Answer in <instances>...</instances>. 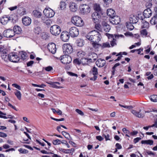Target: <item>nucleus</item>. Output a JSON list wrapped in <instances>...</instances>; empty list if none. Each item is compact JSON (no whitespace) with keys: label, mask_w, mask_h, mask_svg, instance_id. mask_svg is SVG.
Returning a JSON list of instances; mask_svg holds the SVG:
<instances>
[{"label":"nucleus","mask_w":157,"mask_h":157,"mask_svg":"<svg viewBox=\"0 0 157 157\" xmlns=\"http://www.w3.org/2000/svg\"><path fill=\"white\" fill-rule=\"evenodd\" d=\"M7 135L6 134L0 132V137L4 138L7 137Z\"/></svg>","instance_id":"60"},{"label":"nucleus","mask_w":157,"mask_h":157,"mask_svg":"<svg viewBox=\"0 0 157 157\" xmlns=\"http://www.w3.org/2000/svg\"><path fill=\"white\" fill-rule=\"evenodd\" d=\"M59 151L62 152L64 153L69 154V150H68V149H65L61 147H59Z\"/></svg>","instance_id":"40"},{"label":"nucleus","mask_w":157,"mask_h":157,"mask_svg":"<svg viewBox=\"0 0 157 157\" xmlns=\"http://www.w3.org/2000/svg\"><path fill=\"white\" fill-rule=\"evenodd\" d=\"M106 63V62L104 59H99L96 61V64L98 67H102L105 65Z\"/></svg>","instance_id":"18"},{"label":"nucleus","mask_w":157,"mask_h":157,"mask_svg":"<svg viewBox=\"0 0 157 157\" xmlns=\"http://www.w3.org/2000/svg\"><path fill=\"white\" fill-rule=\"evenodd\" d=\"M152 126H155L156 128H157V115L155 117V123L152 125Z\"/></svg>","instance_id":"59"},{"label":"nucleus","mask_w":157,"mask_h":157,"mask_svg":"<svg viewBox=\"0 0 157 157\" xmlns=\"http://www.w3.org/2000/svg\"><path fill=\"white\" fill-rule=\"evenodd\" d=\"M6 0H2L0 2V6L2 7L6 3Z\"/></svg>","instance_id":"62"},{"label":"nucleus","mask_w":157,"mask_h":157,"mask_svg":"<svg viewBox=\"0 0 157 157\" xmlns=\"http://www.w3.org/2000/svg\"><path fill=\"white\" fill-rule=\"evenodd\" d=\"M40 28L39 27H37L35 29L34 32L36 34H39L40 32Z\"/></svg>","instance_id":"55"},{"label":"nucleus","mask_w":157,"mask_h":157,"mask_svg":"<svg viewBox=\"0 0 157 157\" xmlns=\"http://www.w3.org/2000/svg\"><path fill=\"white\" fill-rule=\"evenodd\" d=\"M109 20L110 22L114 25H117L120 22V17L115 15L110 18Z\"/></svg>","instance_id":"14"},{"label":"nucleus","mask_w":157,"mask_h":157,"mask_svg":"<svg viewBox=\"0 0 157 157\" xmlns=\"http://www.w3.org/2000/svg\"><path fill=\"white\" fill-rule=\"evenodd\" d=\"M62 134L66 138L69 140L71 139V138L70 135L68 133L64 131H63L62 132Z\"/></svg>","instance_id":"37"},{"label":"nucleus","mask_w":157,"mask_h":157,"mask_svg":"<svg viewBox=\"0 0 157 157\" xmlns=\"http://www.w3.org/2000/svg\"><path fill=\"white\" fill-rule=\"evenodd\" d=\"M52 22V21L48 18V19H47L44 23H45L47 25L49 26L50 25Z\"/></svg>","instance_id":"47"},{"label":"nucleus","mask_w":157,"mask_h":157,"mask_svg":"<svg viewBox=\"0 0 157 157\" xmlns=\"http://www.w3.org/2000/svg\"><path fill=\"white\" fill-rule=\"evenodd\" d=\"M50 30L51 33L55 36L59 35L61 32V28L57 25H52L50 27Z\"/></svg>","instance_id":"5"},{"label":"nucleus","mask_w":157,"mask_h":157,"mask_svg":"<svg viewBox=\"0 0 157 157\" xmlns=\"http://www.w3.org/2000/svg\"><path fill=\"white\" fill-rule=\"evenodd\" d=\"M71 21L73 24L77 26L81 27L84 25V22L82 19L78 16H75L72 17Z\"/></svg>","instance_id":"4"},{"label":"nucleus","mask_w":157,"mask_h":157,"mask_svg":"<svg viewBox=\"0 0 157 157\" xmlns=\"http://www.w3.org/2000/svg\"><path fill=\"white\" fill-rule=\"evenodd\" d=\"M20 55L21 57V58L23 59V60H24L26 58V54L25 52H22L21 53H20Z\"/></svg>","instance_id":"43"},{"label":"nucleus","mask_w":157,"mask_h":157,"mask_svg":"<svg viewBox=\"0 0 157 157\" xmlns=\"http://www.w3.org/2000/svg\"><path fill=\"white\" fill-rule=\"evenodd\" d=\"M8 58L10 61L15 63L18 62L19 60V58L17 55L13 53L9 54Z\"/></svg>","instance_id":"9"},{"label":"nucleus","mask_w":157,"mask_h":157,"mask_svg":"<svg viewBox=\"0 0 157 157\" xmlns=\"http://www.w3.org/2000/svg\"><path fill=\"white\" fill-rule=\"evenodd\" d=\"M92 72L94 75H96L98 74V69L95 67H94L92 69Z\"/></svg>","instance_id":"38"},{"label":"nucleus","mask_w":157,"mask_h":157,"mask_svg":"<svg viewBox=\"0 0 157 157\" xmlns=\"http://www.w3.org/2000/svg\"><path fill=\"white\" fill-rule=\"evenodd\" d=\"M141 34L145 36H147L148 33L146 29L142 30L140 31Z\"/></svg>","instance_id":"39"},{"label":"nucleus","mask_w":157,"mask_h":157,"mask_svg":"<svg viewBox=\"0 0 157 157\" xmlns=\"http://www.w3.org/2000/svg\"><path fill=\"white\" fill-rule=\"evenodd\" d=\"M48 48L49 51L52 54H55L56 52V45L53 43H49L48 45Z\"/></svg>","instance_id":"15"},{"label":"nucleus","mask_w":157,"mask_h":157,"mask_svg":"<svg viewBox=\"0 0 157 157\" xmlns=\"http://www.w3.org/2000/svg\"><path fill=\"white\" fill-rule=\"evenodd\" d=\"M69 33L71 37L77 36L79 34L78 29L75 27H72L69 29Z\"/></svg>","instance_id":"12"},{"label":"nucleus","mask_w":157,"mask_h":157,"mask_svg":"<svg viewBox=\"0 0 157 157\" xmlns=\"http://www.w3.org/2000/svg\"><path fill=\"white\" fill-rule=\"evenodd\" d=\"M106 36H108L109 39L110 38H112V40L110 42V44L112 47H113L117 45L116 39H118L120 37H124V36L122 35L117 34H111L109 33H106Z\"/></svg>","instance_id":"2"},{"label":"nucleus","mask_w":157,"mask_h":157,"mask_svg":"<svg viewBox=\"0 0 157 157\" xmlns=\"http://www.w3.org/2000/svg\"><path fill=\"white\" fill-rule=\"evenodd\" d=\"M96 138L100 141H101L104 139V138L100 136H96Z\"/></svg>","instance_id":"63"},{"label":"nucleus","mask_w":157,"mask_h":157,"mask_svg":"<svg viewBox=\"0 0 157 157\" xmlns=\"http://www.w3.org/2000/svg\"><path fill=\"white\" fill-rule=\"evenodd\" d=\"M152 4L151 2H147L146 4V6L147 7V9L150 8L151 7Z\"/></svg>","instance_id":"53"},{"label":"nucleus","mask_w":157,"mask_h":157,"mask_svg":"<svg viewBox=\"0 0 157 157\" xmlns=\"http://www.w3.org/2000/svg\"><path fill=\"white\" fill-rule=\"evenodd\" d=\"M14 34H20L22 31L21 28L18 26H15L14 27L13 29Z\"/></svg>","instance_id":"25"},{"label":"nucleus","mask_w":157,"mask_h":157,"mask_svg":"<svg viewBox=\"0 0 157 157\" xmlns=\"http://www.w3.org/2000/svg\"><path fill=\"white\" fill-rule=\"evenodd\" d=\"M64 53L66 54H71L73 51V48L71 45L69 44H64L63 47Z\"/></svg>","instance_id":"6"},{"label":"nucleus","mask_w":157,"mask_h":157,"mask_svg":"<svg viewBox=\"0 0 157 157\" xmlns=\"http://www.w3.org/2000/svg\"><path fill=\"white\" fill-rule=\"evenodd\" d=\"M15 90V91L14 92V94L18 99L19 100H21V92L17 90Z\"/></svg>","instance_id":"29"},{"label":"nucleus","mask_w":157,"mask_h":157,"mask_svg":"<svg viewBox=\"0 0 157 157\" xmlns=\"http://www.w3.org/2000/svg\"><path fill=\"white\" fill-rule=\"evenodd\" d=\"M122 131L124 132V133L129 134H130V131L128 130L127 129L125 128H123L122 129Z\"/></svg>","instance_id":"56"},{"label":"nucleus","mask_w":157,"mask_h":157,"mask_svg":"<svg viewBox=\"0 0 157 157\" xmlns=\"http://www.w3.org/2000/svg\"><path fill=\"white\" fill-rule=\"evenodd\" d=\"M79 8L81 13L83 14H86L90 11L89 6L86 4L81 5Z\"/></svg>","instance_id":"7"},{"label":"nucleus","mask_w":157,"mask_h":157,"mask_svg":"<svg viewBox=\"0 0 157 157\" xmlns=\"http://www.w3.org/2000/svg\"><path fill=\"white\" fill-rule=\"evenodd\" d=\"M150 98L151 101L154 102H157V95H151Z\"/></svg>","instance_id":"36"},{"label":"nucleus","mask_w":157,"mask_h":157,"mask_svg":"<svg viewBox=\"0 0 157 157\" xmlns=\"http://www.w3.org/2000/svg\"><path fill=\"white\" fill-rule=\"evenodd\" d=\"M101 25L104 31L106 32H109V31L110 29V27L109 25L105 21H102Z\"/></svg>","instance_id":"20"},{"label":"nucleus","mask_w":157,"mask_h":157,"mask_svg":"<svg viewBox=\"0 0 157 157\" xmlns=\"http://www.w3.org/2000/svg\"><path fill=\"white\" fill-rule=\"evenodd\" d=\"M93 8L94 9V12L102 13V10L101 9L99 5L95 4L94 5Z\"/></svg>","instance_id":"24"},{"label":"nucleus","mask_w":157,"mask_h":157,"mask_svg":"<svg viewBox=\"0 0 157 157\" xmlns=\"http://www.w3.org/2000/svg\"><path fill=\"white\" fill-rule=\"evenodd\" d=\"M76 112L77 113H78L81 116H83L84 115V113H83L81 111V110L78 109H76L75 110Z\"/></svg>","instance_id":"50"},{"label":"nucleus","mask_w":157,"mask_h":157,"mask_svg":"<svg viewBox=\"0 0 157 157\" xmlns=\"http://www.w3.org/2000/svg\"><path fill=\"white\" fill-rule=\"evenodd\" d=\"M59 6L61 10H64L66 8V4L65 2L61 1L60 3Z\"/></svg>","instance_id":"33"},{"label":"nucleus","mask_w":157,"mask_h":157,"mask_svg":"<svg viewBox=\"0 0 157 157\" xmlns=\"http://www.w3.org/2000/svg\"><path fill=\"white\" fill-rule=\"evenodd\" d=\"M91 57L90 59H92L93 62L95 61L98 57L97 55L94 53H92L91 54Z\"/></svg>","instance_id":"35"},{"label":"nucleus","mask_w":157,"mask_h":157,"mask_svg":"<svg viewBox=\"0 0 157 157\" xmlns=\"http://www.w3.org/2000/svg\"><path fill=\"white\" fill-rule=\"evenodd\" d=\"M48 17H46L45 16H42L41 17V21L43 22V23H44V22L47 20L48 19Z\"/></svg>","instance_id":"54"},{"label":"nucleus","mask_w":157,"mask_h":157,"mask_svg":"<svg viewBox=\"0 0 157 157\" xmlns=\"http://www.w3.org/2000/svg\"><path fill=\"white\" fill-rule=\"evenodd\" d=\"M150 23L153 25L157 24V18L156 16H154L153 17L151 18L150 21Z\"/></svg>","instance_id":"34"},{"label":"nucleus","mask_w":157,"mask_h":157,"mask_svg":"<svg viewBox=\"0 0 157 157\" xmlns=\"http://www.w3.org/2000/svg\"><path fill=\"white\" fill-rule=\"evenodd\" d=\"M44 68L46 71H49L53 70V68L50 66L45 67Z\"/></svg>","instance_id":"49"},{"label":"nucleus","mask_w":157,"mask_h":157,"mask_svg":"<svg viewBox=\"0 0 157 157\" xmlns=\"http://www.w3.org/2000/svg\"><path fill=\"white\" fill-rule=\"evenodd\" d=\"M76 43L78 46L82 47L84 45V41L83 40L78 39L76 40Z\"/></svg>","instance_id":"28"},{"label":"nucleus","mask_w":157,"mask_h":157,"mask_svg":"<svg viewBox=\"0 0 157 157\" xmlns=\"http://www.w3.org/2000/svg\"><path fill=\"white\" fill-rule=\"evenodd\" d=\"M102 13L99 12H94L92 14V17L95 23H98L99 19L100 18Z\"/></svg>","instance_id":"13"},{"label":"nucleus","mask_w":157,"mask_h":157,"mask_svg":"<svg viewBox=\"0 0 157 157\" xmlns=\"http://www.w3.org/2000/svg\"><path fill=\"white\" fill-rule=\"evenodd\" d=\"M69 38V35L68 33L66 31L62 32L61 35V39L63 41L66 42L68 40Z\"/></svg>","instance_id":"16"},{"label":"nucleus","mask_w":157,"mask_h":157,"mask_svg":"<svg viewBox=\"0 0 157 157\" xmlns=\"http://www.w3.org/2000/svg\"><path fill=\"white\" fill-rule=\"evenodd\" d=\"M142 20V22L143 25L142 26V28L148 29L149 27V23L145 20H143V19Z\"/></svg>","instance_id":"30"},{"label":"nucleus","mask_w":157,"mask_h":157,"mask_svg":"<svg viewBox=\"0 0 157 157\" xmlns=\"http://www.w3.org/2000/svg\"><path fill=\"white\" fill-rule=\"evenodd\" d=\"M131 113L135 116L138 118H143L144 116V113L141 112V110H140L139 112L133 110L131 111Z\"/></svg>","instance_id":"17"},{"label":"nucleus","mask_w":157,"mask_h":157,"mask_svg":"<svg viewBox=\"0 0 157 157\" xmlns=\"http://www.w3.org/2000/svg\"><path fill=\"white\" fill-rule=\"evenodd\" d=\"M60 140L59 139L53 140L52 143L54 145H56L57 144H60Z\"/></svg>","instance_id":"46"},{"label":"nucleus","mask_w":157,"mask_h":157,"mask_svg":"<svg viewBox=\"0 0 157 157\" xmlns=\"http://www.w3.org/2000/svg\"><path fill=\"white\" fill-rule=\"evenodd\" d=\"M32 14L35 17L38 18H40L42 15L40 12L36 10H34L33 11Z\"/></svg>","instance_id":"23"},{"label":"nucleus","mask_w":157,"mask_h":157,"mask_svg":"<svg viewBox=\"0 0 157 157\" xmlns=\"http://www.w3.org/2000/svg\"><path fill=\"white\" fill-rule=\"evenodd\" d=\"M152 12L150 9L148 8L145 10L143 12V15L145 17L149 18L152 14Z\"/></svg>","instance_id":"21"},{"label":"nucleus","mask_w":157,"mask_h":157,"mask_svg":"<svg viewBox=\"0 0 157 157\" xmlns=\"http://www.w3.org/2000/svg\"><path fill=\"white\" fill-rule=\"evenodd\" d=\"M141 143L142 144H149L152 145L153 144V141L152 140H143L141 141Z\"/></svg>","instance_id":"32"},{"label":"nucleus","mask_w":157,"mask_h":157,"mask_svg":"<svg viewBox=\"0 0 157 157\" xmlns=\"http://www.w3.org/2000/svg\"><path fill=\"white\" fill-rule=\"evenodd\" d=\"M18 151L21 153H26L28 152V151L27 150L23 149L21 148L19 149Z\"/></svg>","instance_id":"44"},{"label":"nucleus","mask_w":157,"mask_h":157,"mask_svg":"<svg viewBox=\"0 0 157 157\" xmlns=\"http://www.w3.org/2000/svg\"><path fill=\"white\" fill-rule=\"evenodd\" d=\"M107 14L110 17V18L115 15V12L112 9H109L107 10Z\"/></svg>","instance_id":"27"},{"label":"nucleus","mask_w":157,"mask_h":157,"mask_svg":"<svg viewBox=\"0 0 157 157\" xmlns=\"http://www.w3.org/2000/svg\"><path fill=\"white\" fill-rule=\"evenodd\" d=\"M101 26L100 25L98 24H96L95 25V28L100 31H101Z\"/></svg>","instance_id":"48"},{"label":"nucleus","mask_w":157,"mask_h":157,"mask_svg":"<svg viewBox=\"0 0 157 157\" xmlns=\"http://www.w3.org/2000/svg\"><path fill=\"white\" fill-rule=\"evenodd\" d=\"M138 133V131H134L132 132H130L129 135L133 136L136 135Z\"/></svg>","instance_id":"58"},{"label":"nucleus","mask_w":157,"mask_h":157,"mask_svg":"<svg viewBox=\"0 0 157 157\" xmlns=\"http://www.w3.org/2000/svg\"><path fill=\"white\" fill-rule=\"evenodd\" d=\"M87 59L85 58H82L81 59V63L83 65H86V63H87Z\"/></svg>","instance_id":"42"},{"label":"nucleus","mask_w":157,"mask_h":157,"mask_svg":"<svg viewBox=\"0 0 157 157\" xmlns=\"http://www.w3.org/2000/svg\"><path fill=\"white\" fill-rule=\"evenodd\" d=\"M3 36L7 38H11L15 35L14 31L13 29H8L5 30L3 33Z\"/></svg>","instance_id":"10"},{"label":"nucleus","mask_w":157,"mask_h":157,"mask_svg":"<svg viewBox=\"0 0 157 157\" xmlns=\"http://www.w3.org/2000/svg\"><path fill=\"white\" fill-rule=\"evenodd\" d=\"M43 13L48 18L52 17L55 13L54 11L50 8H45L44 10Z\"/></svg>","instance_id":"11"},{"label":"nucleus","mask_w":157,"mask_h":157,"mask_svg":"<svg viewBox=\"0 0 157 157\" xmlns=\"http://www.w3.org/2000/svg\"><path fill=\"white\" fill-rule=\"evenodd\" d=\"M109 47H110V44L109 43L107 42L103 44V45L102 46V47L103 48Z\"/></svg>","instance_id":"51"},{"label":"nucleus","mask_w":157,"mask_h":157,"mask_svg":"<svg viewBox=\"0 0 157 157\" xmlns=\"http://www.w3.org/2000/svg\"><path fill=\"white\" fill-rule=\"evenodd\" d=\"M47 83L49 84L50 85L52 86V87L56 88H62V87L60 86H57L55 82H47Z\"/></svg>","instance_id":"31"},{"label":"nucleus","mask_w":157,"mask_h":157,"mask_svg":"<svg viewBox=\"0 0 157 157\" xmlns=\"http://www.w3.org/2000/svg\"><path fill=\"white\" fill-rule=\"evenodd\" d=\"M34 63L33 61H30L28 62L27 63V65L28 67L31 66Z\"/></svg>","instance_id":"61"},{"label":"nucleus","mask_w":157,"mask_h":157,"mask_svg":"<svg viewBox=\"0 0 157 157\" xmlns=\"http://www.w3.org/2000/svg\"><path fill=\"white\" fill-rule=\"evenodd\" d=\"M23 24L25 26L29 25L31 23V20L29 17H25L23 18L22 19Z\"/></svg>","instance_id":"19"},{"label":"nucleus","mask_w":157,"mask_h":157,"mask_svg":"<svg viewBox=\"0 0 157 157\" xmlns=\"http://www.w3.org/2000/svg\"><path fill=\"white\" fill-rule=\"evenodd\" d=\"M132 24V23H130L129 24H128L126 25L127 28L130 30H132L134 28V26Z\"/></svg>","instance_id":"41"},{"label":"nucleus","mask_w":157,"mask_h":157,"mask_svg":"<svg viewBox=\"0 0 157 157\" xmlns=\"http://www.w3.org/2000/svg\"><path fill=\"white\" fill-rule=\"evenodd\" d=\"M69 7L70 10L72 12H75L78 9V6L74 3L71 4Z\"/></svg>","instance_id":"26"},{"label":"nucleus","mask_w":157,"mask_h":157,"mask_svg":"<svg viewBox=\"0 0 157 157\" xmlns=\"http://www.w3.org/2000/svg\"><path fill=\"white\" fill-rule=\"evenodd\" d=\"M103 136L105 137L106 141L110 140V139L109 138V134L105 135V134H103Z\"/></svg>","instance_id":"57"},{"label":"nucleus","mask_w":157,"mask_h":157,"mask_svg":"<svg viewBox=\"0 0 157 157\" xmlns=\"http://www.w3.org/2000/svg\"><path fill=\"white\" fill-rule=\"evenodd\" d=\"M17 19V16L16 15L14 16V17L13 18L12 16L8 17L6 15H5L0 18V21L1 23L4 25H6L8 21L12 20L13 23L15 22Z\"/></svg>","instance_id":"3"},{"label":"nucleus","mask_w":157,"mask_h":157,"mask_svg":"<svg viewBox=\"0 0 157 157\" xmlns=\"http://www.w3.org/2000/svg\"><path fill=\"white\" fill-rule=\"evenodd\" d=\"M86 37L92 42V45L95 48H98L101 46L98 43L101 38V35L98 32L95 30L92 31L87 34Z\"/></svg>","instance_id":"1"},{"label":"nucleus","mask_w":157,"mask_h":157,"mask_svg":"<svg viewBox=\"0 0 157 157\" xmlns=\"http://www.w3.org/2000/svg\"><path fill=\"white\" fill-rule=\"evenodd\" d=\"M130 23H136L138 21V17L134 15H131L129 18Z\"/></svg>","instance_id":"22"},{"label":"nucleus","mask_w":157,"mask_h":157,"mask_svg":"<svg viewBox=\"0 0 157 157\" xmlns=\"http://www.w3.org/2000/svg\"><path fill=\"white\" fill-rule=\"evenodd\" d=\"M60 58L61 62L64 64H69L72 61L71 57L67 55H63Z\"/></svg>","instance_id":"8"},{"label":"nucleus","mask_w":157,"mask_h":157,"mask_svg":"<svg viewBox=\"0 0 157 157\" xmlns=\"http://www.w3.org/2000/svg\"><path fill=\"white\" fill-rule=\"evenodd\" d=\"M141 139V138L140 137H137L134 139V142L135 143H137Z\"/></svg>","instance_id":"64"},{"label":"nucleus","mask_w":157,"mask_h":157,"mask_svg":"<svg viewBox=\"0 0 157 157\" xmlns=\"http://www.w3.org/2000/svg\"><path fill=\"white\" fill-rule=\"evenodd\" d=\"M73 62L74 63L79 65L81 64V60H80L78 59H75L74 60Z\"/></svg>","instance_id":"45"},{"label":"nucleus","mask_w":157,"mask_h":157,"mask_svg":"<svg viewBox=\"0 0 157 157\" xmlns=\"http://www.w3.org/2000/svg\"><path fill=\"white\" fill-rule=\"evenodd\" d=\"M12 85L13 86L15 87V88H16L18 89L19 90H21V87H20V86L18 85L17 84L14 83V84H13Z\"/></svg>","instance_id":"52"}]
</instances>
